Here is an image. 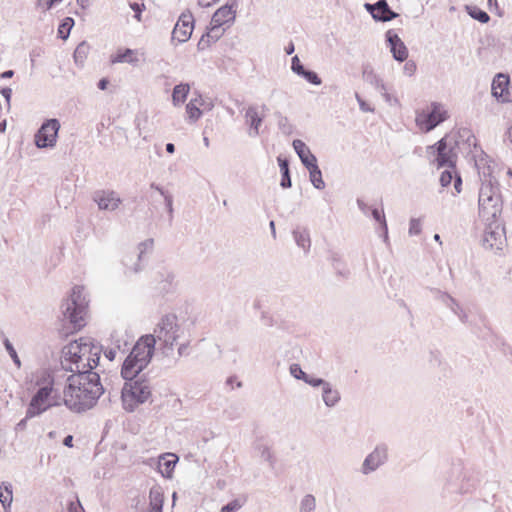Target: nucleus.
I'll list each match as a JSON object with an SVG mask.
<instances>
[{"mask_svg": "<svg viewBox=\"0 0 512 512\" xmlns=\"http://www.w3.org/2000/svg\"><path fill=\"white\" fill-rule=\"evenodd\" d=\"M486 224L482 245L486 249L501 250L506 241L505 227L499 220L484 221Z\"/></svg>", "mask_w": 512, "mask_h": 512, "instance_id": "9d476101", "label": "nucleus"}, {"mask_svg": "<svg viewBox=\"0 0 512 512\" xmlns=\"http://www.w3.org/2000/svg\"><path fill=\"white\" fill-rule=\"evenodd\" d=\"M357 206L359 210L366 216L370 214L372 207L368 206L363 200L357 199Z\"/></svg>", "mask_w": 512, "mask_h": 512, "instance_id": "338daca9", "label": "nucleus"}, {"mask_svg": "<svg viewBox=\"0 0 512 512\" xmlns=\"http://www.w3.org/2000/svg\"><path fill=\"white\" fill-rule=\"evenodd\" d=\"M92 348L93 339L90 337H81L64 346L61 356L62 368L72 373L92 372L89 362Z\"/></svg>", "mask_w": 512, "mask_h": 512, "instance_id": "f03ea898", "label": "nucleus"}, {"mask_svg": "<svg viewBox=\"0 0 512 512\" xmlns=\"http://www.w3.org/2000/svg\"><path fill=\"white\" fill-rule=\"evenodd\" d=\"M142 255H143L142 250L141 251L133 250V251L127 253L123 257L122 264L126 268L125 269L126 275L130 274V273H138L139 271L142 270V266H141Z\"/></svg>", "mask_w": 512, "mask_h": 512, "instance_id": "412c9836", "label": "nucleus"}, {"mask_svg": "<svg viewBox=\"0 0 512 512\" xmlns=\"http://www.w3.org/2000/svg\"><path fill=\"white\" fill-rule=\"evenodd\" d=\"M491 93L498 102L508 103L512 101L509 76L503 73L497 74L491 85Z\"/></svg>", "mask_w": 512, "mask_h": 512, "instance_id": "4468645a", "label": "nucleus"}, {"mask_svg": "<svg viewBox=\"0 0 512 512\" xmlns=\"http://www.w3.org/2000/svg\"><path fill=\"white\" fill-rule=\"evenodd\" d=\"M502 197L500 193V185L497 179L489 175L488 178L482 181L481 187L479 189V198L478 201L485 202V199Z\"/></svg>", "mask_w": 512, "mask_h": 512, "instance_id": "aec40b11", "label": "nucleus"}, {"mask_svg": "<svg viewBox=\"0 0 512 512\" xmlns=\"http://www.w3.org/2000/svg\"><path fill=\"white\" fill-rule=\"evenodd\" d=\"M363 80L373 86L377 91H385L383 80L375 73L370 64H365L362 70Z\"/></svg>", "mask_w": 512, "mask_h": 512, "instance_id": "393cba45", "label": "nucleus"}, {"mask_svg": "<svg viewBox=\"0 0 512 512\" xmlns=\"http://www.w3.org/2000/svg\"><path fill=\"white\" fill-rule=\"evenodd\" d=\"M183 329L178 324L175 314H167L161 318V321L154 329L156 342H160V349L165 356L170 355L173 351L174 344L180 339Z\"/></svg>", "mask_w": 512, "mask_h": 512, "instance_id": "423d86ee", "label": "nucleus"}, {"mask_svg": "<svg viewBox=\"0 0 512 512\" xmlns=\"http://www.w3.org/2000/svg\"><path fill=\"white\" fill-rule=\"evenodd\" d=\"M385 37L393 58L398 62L405 61L408 57V49L398 34L393 30H388Z\"/></svg>", "mask_w": 512, "mask_h": 512, "instance_id": "f3484780", "label": "nucleus"}, {"mask_svg": "<svg viewBox=\"0 0 512 512\" xmlns=\"http://www.w3.org/2000/svg\"><path fill=\"white\" fill-rule=\"evenodd\" d=\"M68 512H84V509L78 499L67 502Z\"/></svg>", "mask_w": 512, "mask_h": 512, "instance_id": "bf43d9fd", "label": "nucleus"}, {"mask_svg": "<svg viewBox=\"0 0 512 512\" xmlns=\"http://www.w3.org/2000/svg\"><path fill=\"white\" fill-rule=\"evenodd\" d=\"M388 459V448L385 444L377 445L374 450L364 459L361 466V473L368 475L376 471Z\"/></svg>", "mask_w": 512, "mask_h": 512, "instance_id": "f8f14e48", "label": "nucleus"}, {"mask_svg": "<svg viewBox=\"0 0 512 512\" xmlns=\"http://www.w3.org/2000/svg\"><path fill=\"white\" fill-rule=\"evenodd\" d=\"M60 123L57 119H48L43 122L35 134V145L38 148L54 147L57 141Z\"/></svg>", "mask_w": 512, "mask_h": 512, "instance_id": "9b49d317", "label": "nucleus"}, {"mask_svg": "<svg viewBox=\"0 0 512 512\" xmlns=\"http://www.w3.org/2000/svg\"><path fill=\"white\" fill-rule=\"evenodd\" d=\"M300 77L304 78L308 83L313 85H321L322 80L318 76L315 71L305 69V71L300 75Z\"/></svg>", "mask_w": 512, "mask_h": 512, "instance_id": "49530a36", "label": "nucleus"}, {"mask_svg": "<svg viewBox=\"0 0 512 512\" xmlns=\"http://www.w3.org/2000/svg\"><path fill=\"white\" fill-rule=\"evenodd\" d=\"M479 217L483 221L499 220L502 213V197L488 198L485 202L478 201Z\"/></svg>", "mask_w": 512, "mask_h": 512, "instance_id": "2eb2a0df", "label": "nucleus"}, {"mask_svg": "<svg viewBox=\"0 0 512 512\" xmlns=\"http://www.w3.org/2000/svg\"><path fill=\"white\" fill-rule=\"evenodd\" d=\"M174 278L175 276L171 271L166 269L158 271L156 276V289L163 294L171 292L174 287Z\"/></svg>", "mask_w": 512, "mask_h": 512, "instance_id": "b1692460", "label": "nucleus"}, {"mask_svg": "<svg viewBox=\"0 0 512 512\" xmlns=\"http://www.w3.org/2000/svg\"><path fill=\"white\" fill-rule=\"evenodd\" d=\"M168 457H170V459H167L166 457H161L158 463L159 471L165 478L172 477L175 465L178 461L177 456L174 454H169Z\"/></svg>", "mask_w": 512, "mask_h": 512, "instance_id": "cd10ccee", "label": "nucleus"}, {"mask_svg": "<svg viewBox=\"0 0 512 512\" xmlns=\"http://www.w3.org/2000/svg\"><path fill=\"white\" fill-rule=\"evenodd\" d=\"M305 383L312 387H322L323 388L325 386V384L328 383V381L308 374Z\"/></svg>", "mask_w": 512, "mask_h": 512, "instance_id": "5fc2aeb1", "label": "nucleus"}, {"mask_svg": "<svg viewBox=\"0 0 512 512\" xmlns=\"http://www.w3.org/2000/svg\"><path fill=\"white\" fill-rule=\"evenodd\" d=\"M194 29V18L190 12L182 13L172 31V41L184 43L188 41Z\"/></svg>", "mask_w": 512, "mask_h": 512, "instance_id": "ddd939ff", "label": "nucleus"}, {"mask_svg": "<svg viewBox=\"0 0 512 512\" xmlns=\"http://www.w3.org/2000/svg\"><path fill=\"white\" fill-rule=\"evenodd\" d=\"M155 345L154 335L147 334L141 336L125 358L121 368V375L131 377L135 376V373H141L151 362Z\"/></svg>", "mask_w": 512, "mask_h": 512, "instance_id": "20e7f679", "label": "nucleus"}, {"mask_svg": "<svg viewBox=\"0 0 512 512\" xmlns=\"http://www.w3.org/2000/svg\"><path fill=\"white\" fill-rule=\"evenodd\" d=\"M93 200L97 203L100 210L114 211L121 204V199L114 191H96Z\"/></svg>", "mask_w": 512, "mask_h": 512, "instance_id": "6ab92c4d", "label": "nucleus"}, {"mask_svg": "<svg viewBox=\"0 0 512 512\" xmlns=\"http://www.w3.org/2000/svg\"><path fill=\"white\" fill-rule=\"evenodd\" d=\"M369 215H371L373 217V219L376 222L379 223L380 229L382 230V233H383L384 241H387V239H388V226H387V222H386V218H385L383 209L379 210L378 208L373 207L371 209Z\"/></svg>", "mask_w": 512, "mask_h": 512, "instance_id": "c9c22d12", "label": "nucleus"}, {"mask_svg": "<svg viewBox=\"0 0 512 512\" xmlns=\"http://www.w3.org/2000/svg\"><path fill=\"white\" fill-rule=\"evenodd\" d=\"M293 238L300 248L304 250L305 253L309 252L311 246L310 235L307 229H294Z\"/></svg>", "mask_w": 512, "mask_h": 512, "instance_id": "7c9ffc66", "label": "nucleus"}, {"mask_svg": "<svg viewBox=\"0 0 512 512\" xmlns=\"http://www.w3.org/2000/svg\"><path fill=\"white\" fill-rule=\"evenodd\" d=\"M207 33L208 37H210L212 41L216 42L224 34V29L222 26L211 25V28Z\"/></svg>", "mask_w": 512, "mask_h": 512, "instance_id": "3c124183", "label": "nucleus"}, {"mask_svg": "<svg viewBox=\"0 0 512 512\" xmlns=\"http://www.w3.org/2000/svg\"><path fill=\"white\" fill-rule=\"evenodd\" d=\"M440 299L442 300V302H444L454 313H457L454 306H456V308H459V304L457 303V301L452 297L450 296L448 293H441L440 295Z\"/></svg>", "mask_w": 512, "mask_h": 512, "instance_id": "864d4df0", "label": "nucleus"}, {"mask_svg": "<svg viewBox=\"0 0 512 512\" xmlns=\"http://www.w3.org/2000/svg\"><path fill=\"white\" fill-rule=\"evenodd\" d=\"M316 508V499L312 494L305 495L300 503V512H314Z\"/></svg>", "mask_w": 512, "mask_h": 512, "instance_id": "37998d69", "label": "nucleus"}, {"mask_svg": "<svg viewBox=\"0 0 512 512\" xmlns=\"http://www.w3.org/2000/svg\"><path fill=\"white\" fill-rule=\"evenodd\" d=\"M87 309L88 300L84 287L74 286L70 296L61 304L62 321L69 323L77 331L85 325Z\"/></svg>", "mask_w": 512, "mask_h": 512, "instance_id": "39448f33", "label": "nucleus"}, {"mask_svg": "<svg viewBox=\"0 0 512 512\" xmlns=\"http://www.w3.org/2000/svg\"><path fill=\"white\" fill-rule=\"evenodd\" d=\"M64 389V404L74 412L91 409L104 393L97 372L73 373Z\"/></svg>", "mask_w": 512, "mask_h": 512, "instance_id": "f257e3e1", "label": "nucleus"}, {"mask_svg": "<svg viewBox=\"0 0 512 512\" xmlns=\"http://www.w3.org/2000/svg\"><path fill=\"white\" fill-rule=\"evenodd\" d=\"M355 98L359 104V108L363 112H373L374 108L370 106L358 93H355Z\"/></svg>", "mask_w": 512, "mask_h": 512, "instance_id": "052dcab7", "label": "nucleus"}, {"mask_svg": "<svg viewBox=\"0 0 512 512\" xmlns=\"http://www.w3.org/2000/svg\"><path fill=\"white\" fill-rule=\"evenodd\" d=\"M149 508L153 509V512H162L163 509V492L160 486H153L149 491Z\"/></svg>", "mask_w": 512, "mask_h": 512, "instance_id": "a878e982", "label": "nucleus"}, {"mask_svg": "<svg viewBox=\"0 0 512 512\" xmlns=\"http://www.w3.org/2000/svg\"><path fill=\"white\" fill-rule=\"evenodd\" d=\"M306 169L309 171V178L312 185L318 190L324 189L325 182L322 178V172L318 166V163L315 162L310 164L308 167H306Z\"/></svg>", "mask_w": 512, "mask_h": 512, "instance_id": "2f4dec72", "label": "nucleus"}, {"mask_svg": "<svg viewBox=\"0 0 512 512\" xmlns=\"http://www.w3.org/2000/svg\"><path fill=\"white\" fill-rule=\"evenodd\" d=\"M63 0H38L37 6L44 8L45 10H50L55 4L62 2Z\"/></svg>", "mask_w": 512, "mask_h": 512, "instance_id": "0e129e2a", "label": "nucleus"}, {"mask_svg": "<svg viewBox=\"0 0 512 512\" xmlns=\"http://www.w3.org/2000/svg\"><path fill=\"white\" fill-rule=\"evenodd\" d=\"M101 352L102 346L93 339V348L91 349V354L89 356V362H91V371H93L99 365Z\"/></svg>", "mask_w": 512, "mask_h": 512, "instance_id": "79ce46f5", "label": "nucleus"}, {"mask_svg": "<svg viewBox=\"0 0 512 512\" xmlns=\"http://www.w3.org/2000/svg\"><path fill=\"white\" fill-rule=\"evenodd\" d=\"M111 62L136 64L138 59L134 57V50L126 48L124 50H119L114 56H112Z\"/></svg>", "mask_w": 512, "mask_h": 512, "instance_id": "f704fd0d", "label": "nucleus"}, {"mask_svg": "<svg viewBox=\"0 0 512 512\" xmlns=\"http://www.w3.org/2000/svg\"><path fill=\"white\" fill-rule=\"evenodd\" d=\"M89 50L90 46L87 42L83 41L78 44L73 54L75 63L82 65L88 56Z\"/></svg>", "mask_w": 512, "mask_h": 512, "instance_id": "58836bf2", "label": "nucleus"}, {"mask_svg": "<svg viewBox=\"0 0 512 512\" xmlns=\"http://www.w3.org/2000/svg\"><path fill=\"white\" fill-rule=\"evenodd\" d=\"M290 374L298 380L306 381L308 374L304 372L301 366L297 363H293L289 367Z\"/></svg>", "mask_w": 512, "mask_h": 512, "instance_id": "09e8293b", "label": "nucleus"}, {"mask_svg": "<svg viewBox=\"0 0 512 512\" xmlns=\"http://www.w3.org/2000/svg\"><path fill=\"white\" fill-rule=\"evenodd\" d=\"M427 156L431 164L437 168L456 169L457 154L453 147H448L445 138L427 147Z\"/></svg>", "mask_w": 512, "mask_h": 512, "instance_id": "6e6552de", "label": "nucleus"}, {"mask_svg": "<svg viewBox=\"0 0 512 512\" xmlns=\"http://www.w3.org/2000/svg\"><path fill=\"white\" fill-rule=\"evenodd\" d=\"M455 169H450V168H447L445 169L441 175H440V184L441 186L443 187H447L451 184L453 178L455 177Z\"/></svg>", "mask_w": 512, "mask_h": 512, "instance_id": "de8ad7c7", "label": "nucleus"}, {"mask_svg": "<svg viewBox=\"0 0 512 512\" xmlns=\"http://www.w3.org/2000/svg\"><path fill=\"white\" fill-rule=\"evenodd\" d=\"M255 449L259 452L261 458L265 461H267L271 468L275 465V459L270 451V448L267 445L264 444H258Z\"/></svg>", "mask_w": 512, "mask_h": 512, "instance_id": "c03bdc74", "label": "nucleus"}, {"mask_svg": "<svg viewBox=\"0 0 512 512\" xmlns=\"http://www.w3.org/2000/svg\"><path fill=\"white\" fill-rule=\"evenodd\" d=\"M130 8L134 11V18L137 21H141L142 11L145 9L143 3L132 2L129 4Z\"/></svg>", "mask_w": 512, "mask_h": 512, "instance_id": "6e6d98bb", "label": "nucleus"}, {"mask_svg": "<svg viewBox=\"0 0 512 512\" xmlns=\"http://www.w3.org/2000/svg\"><path fill=\"white\" fill-rule=\"evenodd\" d=\"M304 65L301 63L299 57L297 55L293 56L291 59V70L293 73L300 76L305 71Z\"/></svg>", "mask_w": 512, "mask_h": 512, "instance_id": "8fccbe9b", "label": "nucleus"}, {"mask_svg": "<svg viewBox=\"0 0 512 512\" xmlns=\"http://www.w3.org/2000/svg\"><path fill=\"white\" fill-rule=\"evenodd\" d=\"M364 7L375 21L387 22L398 16V14L390 8L386 0H378L373 4L365 3Z\"/></svg>", "mask_w": 512, "mask_h": 512, "instance_id": "dca6fc26", "label": "nucleus"}, {"mask_svg": "<svg viewBox=\"0 0 512 512\" xmlns=\"http://www.w3.org/2000/svg\"><path fill=\"white\" fill-rule=\"evenodd\" d=\"M125 380L121 390V399L126 411L133 412L140 404L145 403L152 396L151 378L148 373H135L128 377L121 375Z\"/></svg>", "mask_w": 512, "mask_h": 512, "instance_id": "7ed1b4c3", "label": "nucleus"}, {"mask_svg": "<svg viewBox=\"0 0 512 512\" xmlns=\"http://www.w3.org/2000/svg\"><path fill=\"white\" fill-rule=\"evenodd\" d=\"M246 123L249 125V135L256 137L259 135V128L263 122V116H260L256 106H249L245 112Z\"/></svg>", "mask_w": 512, "mask_h": 512, "instance_id": "4be33fe9", "label": "nucleus"}, {"mask_svg": "<svg viewBox=\"0 0 512 512\" xmlns=\"http://www.w3.org/2000/svg\"><path fill=\"white\" fill-rule=\"evenodd\" d=\"M198 104L203 105V102L201 99L196 98L190 100L186 105V112L191 122H196L202 116V111L198 107Z\"/></svg>", "mask_w": 512, "mask_h": 512, "instance_id": "e433bc0d", "label": "nucleus"}, {"mask_svg": "<svg viewBox=\"0 0 512 512\" xmlns=\"http://www.w3.org/2000/svg\"><path fill=\"white\" fill-rule=\"evenodd\" d=\"M241 508V504L238 500H233L221 508V512H236Z\"/></svg>", "mask_w": 512, "mask_h": 512, "instance_id": "680f3d73", "label": "nucleus"}, {"mask_svg": "<svg viewBox=\"0 0 512 512\" xmlns=\"http://www.w3.org/2000/svg\"><path fill=\"white\" fill-rule=\"evenodd\" d=\"M1 95L5 98L8 109L10 108V101L12 96V89L9 87H3L0 90Z\"/></svg>", "mask_w": 512, "mask_h": 512, "instance_id": "69168bd1", "label": "nucleus"}, {"mask_svg": "<svg viewBox=\"0 0 512 512\" xmlns=\"http://www.w3.org/2000/svg\"><path fill=\"white\" fill-rule=\"evenodd\" d=\"M212 43H215L211 40L210 37H208V33L203 34L200 40L197 43V48L199 51L205 50L208 48Z\"/></svg>", "mask_w": 512, "mask_h": 512, "instance_id": "13d9d810", "label": "nucleus"}, {"mask_svg": "<svg viewBox=\"0 0 512 512\" xmlns=\"http://www.w3.org/2000/svg\"><path fill=\"white\" fill-rule=\"evenodd\" d=\"M340 399L341 396L339 391L334 389L329 382L325 384V386L322 388V400L324 404L331 408L336 406Z\"/></svg>", "mask_w": 512, "mask_h": 512, "instance_id": "bb28decb", "label": "nucleus"}, {"mask_svg": "<svg viewBox=\"0 0 512 512\" xmlns=\"http://www.w3.org/2000/svg\"><path fill=\"white\" fill-rule=\"evenodd\" d=\"M150 188L158 191L160 193V195L164 198L165 207H166V210H167L168 216H169V222L171 223L173 220V217H174L172 194L169 191L165 190L163 187H161L155 183H151Z\"/></svg>", "mask_w": 512, "mask_h": 512, "instance_id": "473e14b6", "label": "nucleus"}, {"mask_svg": "<svg viewBox=\"0 0 512 512\" xmlns=\"http://www.w3.org/2000/svg\"><path fill=\"white\" fill-rule=\"evenodd\" d=\"M422 227L420 219L417 218H411L409 223V235H419L421 233Z\"/></svg>", "mask_w": 512, "mask_h": 512, "instance_id": "603ef678", "label": "nucleus"}, {"mask_svg": "<svg viewBox=\"0 0 512 512\" xmlns=\"http://www.w3.org/2000/svg\"><path fill=\"white\" fill-rule=\"evenodd\" d=\"M417 66L414 61L409 60L405 63L403 67V72L407 76H413L416 72Z\"/></svg>", "mask_w": 512, "mask_h": 512, "instance_id": "e2e57ef3", "label": "nucleus"}, {"mask_svg": "<svg viewBox=\"0 0 512 512\" xmlns=\"http://www.w3.org/2000/svg\"><path fill=\"white\" fill-rule=\"evenodd\" d=\"M275 117L277 118L278 128L283 134L290 135L293 133L294 126L290 123L286 116L282 115L281 112H276Z\"/></svg>", "mask_w": 512, "mask_h": 512, "instance_id": "a19ab883", "label": "nucleus"}, {"mask_svg": "<svg viewBox=\"0 0 512 512\" xmlns=\"http://www.w3.org/2000/svg\"><path fill=\"white\" fill-rule=\"evenodd\" d=\"M452 181H454V189H455L456 193H460L461 188H462L461 176L459 174L455 173V177L453 178Z\"/></svg>", "mask_w": 512, "mask_h": 512, "instance_id": "774afa93", "label": "nucleus"}, {"mask_svg": "<svg viewBox=\"0 0 512 512\" xmlns=\"http://www.w3.org/2000/svg\"><path fill=\"white\" fill-rule=\"evenodd\" d=\"M190 91L189 84L180 83L175 85L172 91V102L175 106H179L186 101Z\"/></svg>", "mask_w": 512, "mask_h": 512, "instance_id": "72a5a7b5", "label": "nucleus"}, {"mask_svg": "<svg viewBox=\"0 0 512 512\" xmlns=\"http://www.w3.org/2000/svg\"><path fill=\"white\" fill-rule=\"evenodd\" d=\"M4 347L11 357L13 363L17 366V368L21 367V360L17 354V351L15 350L13 344L10 342L8 338H4L3 340Z\"/></svg>", "mask_w": 512, "mask_h": 512, "instance_id": "a18cd8bd", "label": "nucleus"}, {"mask_svg": "<svg viewBox=\"0 0 512 512\" xmlns=\"http://www.w3.org/2000/svg\"><path fill=\"white\" fill-rule=\"evenodd\" d=\"M53 384V378L46 372H43L41 378L37 379L36 385L40 387L31 398L27 407V418L39 416L53 405L49 401L53 391Z\"/></svg>", "mask_w": 512, "mask_h": 512, "instance_id": "0eeeda50", "label": "nucleus"}, {"mask_svg": "<svg viewBox=\"0 0 512 512\" xmlns=\"http://www.w3.org/2000/svg\"><path fill=\"white\" fill-rule=\"evenodd\" d=\"M277 161L281 172L280 186L284 189L290 188L292 186V181L290 176L289 160L279 156Z\"/></svg>", "mask_w": 512, "mask_h": 512, "instance_id": "c756f323", "label": "nucleus"}, {"mask_svg": "<svg viewBox=\"0 0 512 512\" xmlns=\"http://www.w3.org/2000/svg\"><path fill=\"white\" fill-rule=\"evenodd\" d=\"M448 118V112L438 102H432L427 111L416 116V123L424 132H430Z\"/></svg>", "mask_w": 512, "mask_h": 512, "instance_id": "1a4fd4ad", "label": "nucleus"}, {"mask_svg": "<svg viewBox=\"0 0 512 512\" xmlns=\"http://www.w3.org/2000/svg\"><path fill=\"white\" fill-rule=\"evenodd\" d=\"M333 267L337 271V273L343 277H347L349 275V271L341 267V261L337 255L332 257Z\"/></svg>", "mask_w": 512, "mask_h": 512, "instance_id": "4d7b16f0", "label": "nucleus"}, {"mask_svg": "<svg viewBox=\"0 0 512 512\" xmlns=\"http://www.w3.org/2000/svg\"><path fill=\"white\" fill-rule=\"evenodd\" d=\"M292 146L305 168L317 162L316 156L311 153L309 147L302 140L295 139Z\"/></svg>", "mask_w": 512, "mask_h": 512, "instance_id": "5701e85b", "label": "nucleus"}, {"mask_svg": "<svg viewBox=\"0 0 512 512\" xmlns=\"http://www.w3.org/2000/svg\"><path fill=\"white\" fill-rule=\"evenodd\" d=\"M466 11L471 18L479 21L480 23L485 24L490 20V16L487 14V12H485L478 6L467 5Z\"/></svg>", "mask_w": 512, "mask_h": 512, "instance_id": "4c0bfd02", "label": "nucleus"}, {"mask_svg": "<svg viewBox=\"0 0 512 512\" xmlns=\"http://www.w3.org/2000/svg\"><path fill=\"white\" fill-rule=\"evenodd\" d=\"M75 21L72 17H65L58 27V37L66 40L68 39L71 29L73 28Z\"/></svg>", "mask_w": 512, "mask_h": 512, "instance_id": "ea45409f", "label": "nucleus"}, {"mask_svg": "<svg viewBox=\"0 0 512 512\" xmlns=\"http://www.w3.org/2000/svg\"><path fill=\"white\" fill-rule=\"evenodd\" d=\"M238 0H231L230 4H226L217 9L212 18L211 25L223 26L226 23H233L236 16V9Z\"/></svg>", "mask_w": 512, "mask_h": 512, "instance_id": "a211bd4d", "label": "nucleus"}, {"mask_svg": "<svg viewBox=\"0 0 512 512\" xmlns=\"http://www.w3.org/2000/svg\"><path fill=\"white\" fill-rule=\"evenodd\" d=\"M12 501H13L12 485L8 482H3L0 485V503L3 506L4 512H11Z\"/></svg>", "mask_w": 512, "mask_h": 512, "instance_id": "c85d7f7f", "label": "nucleus"}]
</instances>
